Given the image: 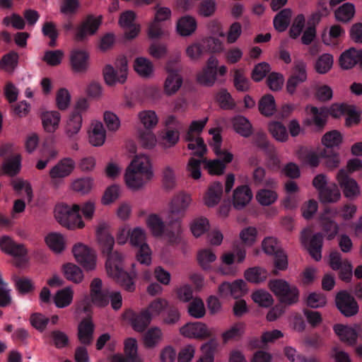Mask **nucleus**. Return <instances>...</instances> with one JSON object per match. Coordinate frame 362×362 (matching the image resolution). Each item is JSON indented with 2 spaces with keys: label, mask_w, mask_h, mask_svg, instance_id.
Wrapping results in <instances>:
<instances>
[{
  "label": "nucleus",
  "mask_w": 362,
  "mask_h": 362,
  "mask_svg": "<svg viewBox=\"0 0 362 362\" xmlns=\"http://www.w3.org/2000/svg\"><path fill=\"white\" fill-rule=\"evenodd\" d=\"M270 291L277 297L280 303L284 305L296 304L299 300L298 288L284 279L270 280L268 283Z\"/></svg>",
  "instance_id": "1"
},
{
  "label": "nucleus",
  "mask_w": 362,
  "mask_h": 362,
  "mask_svg": "<svg viewBox=\"0 0 362 362\" xmlns=\"http://www.w3.org/2000/svg\"><path fill=\"white\" fill-rule=\"evenodd\" d=\"M335 305L345 317H352L358 313V305L356 299L347 291H339L335 296Z\"/></svg>",
  "instance_id": "2"
},
{
  "label": "nucleus",
  "mask_w": 362,
  "mask_h": 362,
  "mask_svg": "<svg viewBox=\"0 0 362 362\" xmlns=\"http://www.w3.org/2000/svg\"><path fill=\"white\" fill-rule=\"evenodd\" d=\"M72 252L77 262L86 271L95 269L96 255L93 250L86 245L78 243L74 246Z\"/></svg>",
  "instance_id": "3"
},
{
  "label": "nucleus",
  "mask_w": 362,
  "mask_h": 362,
  "mask_svg": "<svg viewBox=\"0 0 362 362\" xmlns=\"http://www.w3.org/2000/svg\"><path fill=\"white\" fill-rule=\"evenodd\" d=\"M337 180L346 198L354 199L360 194L359 186L354 178L349 176L346 170L341 169L339 170L337 175Z\"/></svg>",
  "instance_id": "4"
},
{
  "label": "nucleus",
  "mask_w": 362,
  "mask_h": 362,
  "mask_svg": "<svg viewBox=\"0 0 362 362\" xmlns=\"http://www.w3.org/2000/svg\"><path fill=\"white\" fill-rule=\"evenodd\" d=\"M190 202V197L182 193L176 195L172 199L168 214L170 224L178 221L181 218Z\"/></svg>",
  "instance_id": "5"
},
{
  "label": "nucleus",
  "mask_w": 362,
  "mask_h": 362,
  "mask_svg": "<svg viewBox=\"0 0 362 362\" xmlns=\"http://www.w3.org/2000/svg\"><path fill=\"white\" fill-rule=\"evenodd\" d=\"M75 168V162L70 158H66L58 162L49 171V176L52 180V184L58 187L59 182L57 179H62L69 176Z\"/></svg>",
  "instance_id": "6"
},
{
  "label": "nucleus",
  "mask_w": 362,
  "mask_h": 362,
  "mask_svg": "<svg viewBox=\"0 0 362 362\" xmlns=\"http://www.w3.org/2000/svg\"><path fill=\"white\" fill-rule=\"evenodd\" d=\"M180 332L185 337L201 340L212 337L211 331L204 323L200 322L187 323L180 328Z\"/></svg>",
  "instance_id": "7"
},
{
  "label": "nucleus",
  "mask_w": 362,
  "mask_h": 362,
  "mask_svg": "<svg viewBox=\"0 0 362 362\" xmlns=\"http://www.w3.org/2000/svg\"><path fill=\"white\" fill-rule=\"evenodd\" d=\"M218 59L211 56L206 62V66L197 75V81L205 86H212L216 80Z\"/></svg>",
  "instance_id": "8"
},
{
  "label": "nucleus",
  "mask_w": 362,
  "mask_h": 362,
  "mask_svg": "<svg viewBox=\"0 0 362 362\" xmlns=\"http://www.w3.org/2000/svg\"><path fill=\"white\" fill-rule=\"evenodd\" d=\"M90 296L91 301L99 307H104L108 304V291L103 290L102 280L94 279L90 283Z\"/></svg>",
  "instance_id": "9"
},
{
  "label": "nucleus",
  "mask_w": 362,
  "mask_h": 362,
  "mask_svg": "<svg viewBox=\"0 0 362 362\" xmlns=\"http://www.w3.org/2000/svg\"><path fill=\"white\" fill-rule=\"evenodd\" d=\"M101 16L94 18L93 16H88L78 28L76 40L83 41L88 34H95L101 24Z\"/></svg>",
  "instance_id": "10"
},
{
  "label": "nucleus",
  "mask_w": 362,
  "mask_h": 362,
  "mask_svg": "<svg viewBox=\"0 0 362 362\" xmlns=\"http://www.w3.org/2000/svg\"><path fill=\"white\" fill-rule=\"evenodd\" d=\"M97 239L103 255L110 254L115 245V239L105 223L100 224L96 230Z\"/></svg>",
  "instance_id": "11"
},
{
  "label": "nucleus",
  "mask_w": 362,
  "mask_h": 362,
  "mask_svg": "<svg viewBox=\"0 0 362 362\" xmlns=\"http://www.w3.org/2000/svg\"><path fill=\"white\" fill-rule=\"evenodd\" d=\"M252 192L248 185H240L233 194V205L238 210L245 208L251 201Z\"/></svg>",
  "instance_id": "12"
},
{
  "label": "nucleus",
  "mask_w": 362,
  "mask_h": 362,
  "mask_svg": "<svg viewBox=\"0 0 362 362\" xmlns=\"http://www.w3.org/2000/svg\"><path fill=\"white\" fill-rule=\"evenodd\" d=\"M334 330L341 341L351 346L356 344L358 338L356 324L353 327L337 324L334 326Z\"/></svg>",
  "instance_id": "13"
},
{
  "label": "nucleus",
  "mask_w": 362,
  "mask_h": 362,
  "mask_svg": "<svg viewBox=\"0 0 362 362\" xmlns=\"http://www.w3.org/2000/svg\"><path fill=\"white\" fill-rule=\"evenodd\" d=\"M94 324L90 316L83 318L78 325V337L81 344L89 345L93 338Z\"/></svg>",
  "instance_id": "14"
},
{
  "label": "nucleus",
  "mask_w": 362,
  "mask_h": 362,
  "mask_svg": "<svg viewBox=\"0 0 362 362\" xmlns=\"http://www.w3.org/2000/svg\"><path fill=\"white\" fill-rule=\"evenodd\" d=\"M223 194V186L220 182H213L208 188L204 202L208 207L216 206L221 201Z\"/></svg>",
  "instance_id": "15"
},
{
  "label": "nucleus",
  "mask_w": 362,
  "mask_h": 362,
  "mask_svg": "<svg viewBox=\"0 0 362 362\" xmlns=\"http://www.w3.org/2000/svg\"><path fill=\"white\" fill-rule=\"evenodd\" d=\"M124 177L127 185L134 190L141 189L146 182L151 180L146 178L145 173L137 172L128 168Z\"/></svg>",
  "instance_id": "16"
},
{
  "label": "nucleus",
  "mask_w": 362,
  "mask_h": 362,
  "mask_svg": "<svg viewBox=\"0 0 362 362\" xmlns=\"http://www.w3.org/2000/svg\"><path fill=\"white\" fill-rule=\"evenodd\" d=\"M0 246L5 252L14 257H22L27 255V250L23 244L16 243L8 236H4L1 239Z\"/></svg>",
  "instance_id": "17"
},
{
  "label": "nucleus",
  "mask_w": 362,
  "mask_h": 362,
  "mask_svg": "<svg viewBox=\"0 0 362 362\" xmlns=\"http://www.w3.org/2000/svg\"><path fill=\"white\" fill-rule=\"evenodd\" d=\"M320 156L323 160V165L329 170H334L340 165L339 153L336 149L320 148Z\"/></svg>",
  "instance_id": "18"
},
{
  "label": "nucleus",
  "mask_w": 362,
  "mask_h": 362,
  "mask_svg": "<svg viewBox=\"0 0 362 362\" xmlns=\"http://www.w3.org/2000/svg\"><path fill=\"white\" fill-rule=\"evenodd\" d=\"M297 154L303 165H309L311 168H317L320 165V149L315 152L307 148L300 147Z\"/></svg>",
  "instance_id": "19"
},
{
  "label": "nucleus",
  "mask_w": 362,
  "mask_h": 362,
  "mask_svg": "<svg viewBox=\"0 0 362 362\" xmlns=\"http://www.w3.org/2000/svg\"><path fill=\"white\" fill-rule=\"evenodd\" d=\"M167 70L169 75L165 80L164 90L165 93L170 95L175 93L181 87L182 78L178 74L177 71L174 70L169 66L167 67Z\"/></svg>",
  "instance_id": "20"
},
{
  "label": "nucleus",
  "mask_w": 362,
  "mask_h": 362,
  "mask_svg": "<svg viewBox=\"0 0 362 362\" xmlns=\"http://www.w3.org/2000/svg\"><path fill=\"white\" fill-rule=\"evenodd\" d=\"M88 54L84 51H72L70 61L72 69L76 72H84L88 69Z\"/></svg>",
  "instance_id": "21"
},
{
  "label": "nucleus",
  "mask_w": 362,
  "mask_h": 362,
  "mask_svg": "<svg viewBox=\"0 0 362 362\" xmlns=\"http://www.w3.org/2000/svg\"><path fill=\"white\" fill-rule=\"evenodd\" d=\"M127 168L137 172L145 173L147 179H151L153 176L149 159L145 155L135 156Z\"/></svg>",
  "instance_id": "22"
},
{
  "label": "nucleus",
  "mask_w": 362,
  "mask_h": 362,
  "mask_svg": "<svg viewBox=\"0 0 362 362\" xmlns=\"http://www.w3.org/2000/svg\"><path fill=\"white\" fill-rule=\"evenodd\" d=\"M197 27V21L192 16L181 17L177 23V30L181 36L191 35L195 32Z\"/></svg>",
  "instance_id": "23"
},
{
  "label": "nucleus",
  "mask_w": 362,
  "mask_h": 362,
  "mask_svg": "<svg viewBox=\"0 0 362 362\" xmlns=\"http://www.w3.org/2000/svg\"><path fill=\"white\" fill-rule=\"evenodd\" d=\"M151 319V313L148 310H144L139 314L133 315L130 319V322L135 331L142 332L149 325Z\"/></svg>",
  "instance_id": "24"
},
{
  "label": "nucleus",
  "mask_w": 362,
  "mask_h": 362,
  "mask_svg": "<svg viewBox=\"0 0 362 362\" xmlns=\"http://www.w3.org/2000/svg\"><path fill=\"white\" fill-rule=\"evenodd\" d=\"M318 195L322 204L336 203L341 198V192L335 184L322 189Z\"/></svg>",
  "instance_id": "25"
},
{
  "label": "nucleus",
  "mask_w": 362,
  "mask_h": 362,
  "mask_svg": "<svg viewBox=\"0 0 362 362\" xmlns=\"http://www.w3.org/2000/svg\"><path fill=\"white\" fill-rule=\"evenodd\" d=\"M109 275L112 277L125 291L128 292H133L135 290L136 286L133 281V277L122 269L115 272H112L111 274H109Z\"/></svg>",
  "instance_id": "26"
},
{
  "label": "nucleus",
  "mask_w": 362,
  "mask_h": 362,
  "mask_svg": "<svg viewBox=\"0 0 362 362\" xmlns=\"http://www.w3.org/2000/svg\"><path fill=\"white\" fill-rule=\"evenodd\" d=\"M322 245L323 235L321 233H317L310 238L307 250L310 255L316 261H320L322 258Z\"/></svg>",
  "instance_id": "27"
},
{
  "label": "nucleus",
  "mask_w": 362,
  "mask_h": 362,
  "mask_svg": "<svg viewBox=\"0 0 362 362\" xmlns=\"http://www.w3.org/2000/svg\"><path fill=\"white\" fill-rule=\"evenodd\" d=\"M80 206L74 204L71 206V210L69 214L66 223L63 225L64 227L69 230H74L76 228H83L84 227V222L82 221L81 216L79 214Z\"/></svg>",
  "instance_id": "28"
},
{
  "label": "nucleus",
  "mask_w": 362,
  "mask_h": 362,
  "mask_svg": "<svg viewBox=\"0 0 362 362\" xmlns=\"http://www.w3.org/2000/svg\"><path fill=\"white\" fill-rule=\"evenodd\" d=\"M343 141V136L338 130H332L325 133L321 139V143L324 146L323 148H339Z\"/></svg>",
  "instance_id": "29"
},
{
  "label": "nucleus",
  "mask_w": 362,
  "mask_h": 362,
  "mask_svg": "<svg viewBox=\"0 0 362 362\" xmlns=\"http://www.w3.org/2000/svg\"><path fill=\"white\" fill-rule=\"evenodd\" d=\"M62 271L66 279L75 284H79L83 279V271L75 264H64L62 266Z\"/></svg>",
  "instance_id": "30"
},
{
  "label": "nucleus",
  "mask_w": 362,
  "mask_h": 362,
  "mask_svg": "<svg viewBox=\"0 0 362 362\" xmlns=\"http://www.w3.org/2000/svg\"><path fill=\"white\" fill-rule=\"evenodd\" d=\"M235 131L243 137H249L252 134V126L250 121L243 116L235 117L233 119Z\"/></svg>",
  "instance_id": "31"
},
{
  "label": "nucleus",
  "mask_w": 362,
  "mask_h": 362,
  "mask_svg": "<svg viewBox=\"0 0 362 362\" xmlns=\"http://www.w3.org/2000/svg\"><path fill=\"white\" fill-rule=\"evenodd\" d=\"M42 120L45 129L48 132H54L59 126L60 114L57 111L44 112Z\"/></svg>",
  "instance_id": "32"
},
{
  "label": "nucleus",
  "mask_w": 362,
  "mask_h": 362,
  "mask_svg": "<svg viewBox=\"0 0 362 362\" xmlns=\"http://www.w3.org/2000/svg\"><path fill=\"white\" fill-rule=\"evenodd\" d=\"M292 11L290 8H284L279 12L274 18V26L279 32L286 30L290 24Z\"/></svg>",
  "instance_id": "33"
},
{
  "label": "nucleus",
  "mask_w": 362,
  "mask_h": 362,
  "mask_svg": "<svg viewBox=\"0 0 362 362\" xmlns=\"http://www.w3.org/2000/svg\"><path fill=\"white\" fill-rule=\"evenodd\" d=\"M259 111L265 117H270L274 115L276 110L275 100L271 94H266L262 96L258 104Z\"/></svg>",
  "instance_id": "34"
},
{
  "label": "nucleus",
  "mask_w": 362,
  "mask_h": 362,
  "mask_svg": "<svg viewBox=\"0 0 362 362\" xmlns=\"http://www.w3.org/2000/svg\"><path fill=\"white\" fill-rule=\"evenodd\" d=\"M358 50L352 47L343 52L339 57L341 67L344 69H349L356 65L358 62Z\"/></svg>",
  "instance_id": "35"
},
{
  "label": "nucleus",
  "mask_w": 362,
  "mask_h": 362,
  "mask_svg": "<svg viewBox=\"0 0 362 362\" xmlns=\"http://www.w3.org/2000/svg\"><path fill=\"white\" fill-rule=\"evenodd\" d=\"M106 132L101 122H96L89 135V141L94 146H102L105 141Z\"/></svg>",
  "instance_id": "36"
},
{
  "label": "nucleus",
  "mask_w": 362,
  "mask_h": 362,
  "mask_svg": "<svg viewBox=\"0 0 362 362\" xmlns=\"http://www.w3.org/2000/svg\"><path fill=\"white\" fill-rule=\"evenodd\" d=\"M355 7L353 4L345 3L334 12L337 21L342 23L349 22L354 16Z\"/></svg>",
  "instance_id": "37"
},
{
  "label": "nucleus",
  "mask_w": 362,
  "mask_h": 362,
  "mask_svg": "<svg viewBox=\"0 0 362 362\" xmlns=\"http://www.w3.org/2000/svg\"><path fill=\"white\" fill-rule=\"evenodd\" d=\"M318 221L322 230L327 235V239L332 240L338 233L339 226L330 217L319 216Z\"/></svg>",
  "instance_id": "38"
},
{
  "label": "nucleus",
  "mask_w": 362,
  "mask_h": 362,
  "mask_svg": "<svg viewBox=\"0 0 362 362\" xmlns=\"http://www.w3.org/2000/svg\"><path fill=\"white\" fill-rule=\"evenodd\" d=\"M217 4L215 0H202L197 7V12L199 16L203 18H211L216 12Z\"/></svg>",
  "instance_id": "39"
},
{
  "label": "nucleus",
  "mask_w": 362,
  "mask_h": 362,
  "mask_svg": "<svg viewBox=\"0 0 362 362\" xmlns=\"http://www.w3.org/2000/svg\"><path fill=\"white\" fill-rule=\"evenodd\" d=\"M134 68L142 77L150 76L153 71L152 62L145 57H137L134 61Z\"/></svg>",
  "instance_id": "40"
},
{
  "label": "nucleus",
  "mask_w": 362,
  "mask_h": 362,
  "mask_svg": "<svg viewBox=\"0 0 362 362\" xmlns=\"http://www.w3.org/2000/svg\"><path fill=\"white\" fill-rule=\"evenodd\" d=\"M45 242L48 247L55 252L60 253L64 249V238L60 233H49L45 238Z\"/></svg>",
  "instance_id": "41"
},
{
  "label": "nucleus",
  "mask_w": 362,
  "mask_h": 362,
  "mask_svg": "<svg viewBox=\"0 0 362 362\" xmlns=\"http://www.w3.org/2000/svg\"><path fill=\"white\" fill-rule=\"evenodd\" d=\"M218 343L216 338L211 337L210 339L202 345L201 351H202V356L201 358H204L206 361L214 362V354L217 351Z\"/></svg>",
  "instance_id": "42"
},
{
  "label": "nucleus",
  "mask_w": 362,
  "mask_h": 362,
  "mask_svg": "<svg viewBox=\"0 0 362 362\" xmlns=\"http://www.w3.org/2000/svg\"><path fill=\"white\" fill-rule=\"evenodd\" d=\"M274 265L275 269L272 273L275 276L279 274V270L285 271L287 269L288 267V257L282 249L277 250L274 254Z\"/></svg>",
  "instance_id": "43"
},
{
  "label": "nucleus",
  "mask_w": 362,
  "mask_h": 362,
  "mask_svg": "<svg viewBox=\"0 0 362 362\" xmlns=\"http://www.w3.org/2000/svg\"><path fill=\"white\" fill-rule=\"evenodd\" d=\"M107 256L106 269L107 274H111L122 269L121 264L122 257L117 251L110 252V254H105Z\"/></svg>",
  "instance_id": "44"
},
{
  "label": "nucleus",
  "mask_w": 362,
  "mask_h": 362,
  "mask_svg": "<svg viewBox=\"0 0 362 362\" xmlns=\"http://www.w3.org/2000/svg\"><path fill=\"white\" fill-rule=\"evenodd\" d=\"M21 155L17 154L13 158L6 161L2 165L4 173L11 177L17 175L21 169Z\"/></svg>",
  "instance_id": "45"
},
{
  "label": "nucleus",
  "mask_w": 362,
  "mask_h": 362,
  "mask_svg": "<svg viewBox=\"0 0 362 362\" xmlns=\"http://www.w3.org/2000/svg\"><path fill=\"white\" fill-rule=\"evenodd\" d=\"M244 276L248 281L258 284L267 279V272L262 268L255 267L247 269Z\"/></svg>",
  "instance_id": "46"
},
{
  "label": "nucleus",
  "mask_w": 362,
  "mask_h": 362,
  "mask_svg": "<svg viewBox=\"0 0 362 362\" xmlns=\"http://www.w3.org/2000/svg\"><path fill=\"white\" fill-rule=\"evenodd\" d=\"M147 225L154 236H161L164 232L165 224L156 214H151L147 219Z\"/></svg>",
  "instance_id": "47"
},
{
  "label": "nucleus",
  "mask_w": 362,
  "mask_h": 362,
  "mask_svg": "<svg viewBox=\"0 0 362 362\" xmlns=\"http://www.w3.org/2000/svg\"><path fill=\"white\" fill-rule=\"evenodd\" d=\"M162 332L157 327L149 329L144 336V344L147 348L154 347L161 339Z\"/></svg>",
  "instance_id": "48"
},
{
  "label": "nucleus",
  "mask_w": 362,
  "mask_h": 362,
  "mask_svg": "<svg viewBox=\"0 0 362 362\" xmlns=\"http://www.w3.org/2000/svg\"><path fill=\"white\" fill-rule=\"evenodd\" d=\"M252 298L259 306L269 308L274 303L272 296L267 291L258 290L252 294Z\"/></svg>",
  "instance_id": "49"
},
{
  "label": "nucleus",
  "mask_w": 362,
  "mask_h": 362,
  "mask_svg": "<svg viewBox=\"0 0 362 362\" xmlns=\"http://www.w3.org/2000/svg\"><path fill=\"white\" fill-rule=\"evenodd\" d=\"M73 292L69 287L59 291L54 298V303L59 308H63L69 305L72 300Z\"/></svg>",
  "instance_id": "50"
},
{
  "label": "nucleus",
  "mask_w": 362,
  "mask_h": 362,
  "mask_svg": "<svg viewBox=\"0 0 362 362\" xmlns=\"http://www.w3.org/2000/svg\"><path fill=\"white\" fill-rule=\"evenodd\" d=\"M93 187V180L90 177H81L74 180L71 189L81 194L88 193Z\"/></svg>",
  "instance_id": "51"
},
{
  "label": "nucleus",
  "mask_w": 362,
  "mask_h": 362,
  "mask_svg": "<svg viewBox=\"0 0 362 362\" xmlns=\"http://www.w3.org/2000/svg\"><path fill=\"white\" fill-rule=\"evenodd\" d=\"M252 143L257 148L266 153L272 152L274 150L267 139V135L262 132H258L253 136Z\"/></svg>",
  "instance_id": "52"
},
{
  "label": "nucleus",
  "mask_w": 362,
  "mask_h": 362,
  "mask_svg": "<svg viewBox=\"0 0 362 362\" xmlns=\"http://www.w3.org/2000/svg\"><path fill=\"white\" fill-rule=\"evenodd\" d=\"M216 259L215 254L211 250H203L199 252L197 259L199 265L204 270L211 269L210 263L214 262Z\"/></svg>",
  "instance_id": "53"
},
{
  "label": "nucleus",
  "mask_w": 362,
  "mask_h": 362,
  "mask_svg": "<svg viewBox=\"0 0 362 362\" xmlns=\"http://www.w3.org/2000/svg\"><path fill=\"white\" fill-rule=\"evenodd\" d=\"M269 130L272 136L278 141H284L288 139V134L285 126L279 122L269 124Z\"/></svg>",
  "instance_id": "54"
},
{
  "label": "nucleus",
  "mask_w": 362,
  "mask_h": 362,
  "mask_svg": "<svg viewBox=\"0 0 362 362\" xmlns=\"http://www.w3.org/2000/svg\"><path fill=\"white\" fill-rule=\"evenodd\" d=\"M327 304L325 295L320 293H310L306 299V305L311 308H322Z\"/></svg>",
  "instance_id": "55"
},
{
  "label": "nucleus",
  "mask_w": 362,
  "mask_h": 362,
  "mask_svg": "<svg viewBox=\"0 0 362 362\" xmlns=\"http://www.w3.org/2000/svg\"><path fill=\"white\" fill-rule=\"evenodd\" d=\"M139 119L144 127L151 129L158 123V117L156 112L151 110L142 111L139 115Z\"/></svg>",
  "instance_id": "56"
},
{
  "label": "nucleus",
  "mask_w": 362,
  "mask_h": 362,
  "mask_svg": "<svg viewBox=\"0 0 362 362\" xmlns=\"http://www.w3.org/2000/svg\"><path fill=\"white\" fill-rule=\"evenodd\" d=\"M188 313L196 318L204 317L206 310L202 300L198 298H194L188 306Z\"/></svg>",
  "instance_id": "57"
},
{
  "label": "nucleus",
  "mask_w": 362,
  "mask_h": 362,
  "mask_svg": "<svg viewBox=\"0 0 362 362\" xmlns=\"http://www.w3.org/2000/svg\"><path fill=\"white\" fill-rule=\"evenodd\" d=\"M18 55L12 52L4 55L0 61V68L11 72L17 66Z\"/></svg>",
  "instance_id": "58"
},
{
  "label": "nucleus",
  "mask_w": 362,
  "mask_h": 362,
  "mask_svg": "<svg viewBox=\"0 0 362 362\" xmlns=\"http://www.w3.org/2000/svg\"><path fill=\"white\" fill-rule=\"evenodd\" d=\"M332 64L333 58L332 55L324 54L317 59L315 69L319 74H325L331 69Z\"/></svg>",
  "instance_id": "59"
},
{
  "label": "nucleus",
  "mask_w": 362,
  "mask_h": 362,
  "mask_svg": "<svg viewBox=\"0 0 362 362\" xmlns=\"http://www.w3.org/2000/svg\"><path fill=\"white\" fill-rule=\"evenodd\" d=\"M244 326L243 324H235L228 330L222 334L223 344H226L230 340L238 339L241 337L243 333Z\"/></svg>",
  "instance_id": "60"
},
{
  "label": "nucleus",
  "mask_w": 362,
  "mask_h": 362,
  "mask_svg": "<svg viewBox=\"0 0 362 362\" xmlns=\"http://www.w3.org/2000/svg\"><path fill=\"white\" fill-rule=\"evenodd\" d=\"M180 133L177 130L167 129L161 136V144L164 148L174 146L179 141Z\"/></svg>",
  "instance_id": "61"
},
{
  "label": "nucleus",
  "mask_w": 362,
  "mask_h": 362,
  "mask_svg": "<svg viewBox=\"0 0 362 362\" xmlns=\"http://www.w3.org/2000/svg\"><path fill=\"white\" fill-rule=\"evenodd\" d=\"M256 198L260 204L269 206L276 201L277 194L270 189H260L257 192Z\"/></svg>",
  "instance_id": "62"
},
{
  "label": "nucleus",
  "mask_w": 362,
  "mask_h": 362,
  "mask_svg": "<svg viewBox=\"0 0 362 362\" xmlns=\"http://www.w3.org/2000/svg\"><path fill=\"white\" fill-rule=\"evenodd\" d=\"M203 163H206L205 168L208 169L210 175H221L223 174L226 165L221 160H207L206 158H204Z\"/></svg>",
  "instance_id": "63"
},
{
  "label": "nucleus",
  "mask_w": 362,
  "mask_h": 362,
  "mask_svg": "<svg viewBox=\"0 0 362 362\" xmlns=\"http://www.w3.org/2000/svg\"><path fill=\"white\" fill-rule=\"evenodd\" d=\"M82 123V117L80 114L71 113L67 123L66 133L69 136L77 134L81 129Z\"/></svg>",
  "instance_id": "64"
}]
</instances>
